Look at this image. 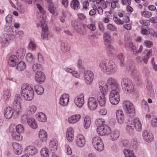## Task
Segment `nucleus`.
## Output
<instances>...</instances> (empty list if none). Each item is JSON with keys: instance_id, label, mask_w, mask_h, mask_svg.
<instances>
[{"instance_id": "obj_1", "label": "nucleus", "mask_w": 157, "mask_h": 157, "mask_svg": "<svg viewBox=\"0 0 157 157\" xmlns=\"http://www.w3.org/2000/svg\"><path fill=\"white\" fill-rule=\"evenodd\" d=\"M99 67L101 71L107 75L114 73L117 69L116 65L108 60L101 61L99 64Z\"/></svg>"}, {"instance_id": "obj_2", "label": "nucleus", "mask_w": 157, "mask_h": 157, "mask_svg": "<svg viewBox=\"0 0 157 157\" xmlns=\"http://www.w3.org/2000/svg\"><path fill=\"white\" fill-rule=\"evenodd\" d=\"M21 90V95L25 100L30 101L33 98L34 92L30 86L26 84H24L22 86Z\"/></svg>"}, {"instance_id": "obj_3", "label": "nucleus", "mask_w": 157, "mask_h": 157, "mask_svg": "<svg viewBox=\"0 0 157 157\" xmlns=\"http://www.w3.org/2000/svg\"><path fill=\"white\" fill-rule=\"evenodd\" d=\"M108 79L109 86L111 88V91L110 92L109 97H120L119 93L120 89L119 84L115 79Z\"/></svg>"}, {"instance_id": "obj_4", "label": "nucleus", "mask_w": 157, "mask_h": 157, "mask_svg": "<svg viewBox=\"0 0 157 157\" xmlns=\"http://www.w3.org/2000/svg\"><path fill=\"white\" fill-rule=\"evenodd\" d=\"M107 83L105 86H99L101 94H99L97 96V99L100 105L101 106H104L105 103V96L107 94L108 92L109 80H107Z\"/></svg>"}, {"instance_id": "obj_5", "label": "nucleus", "mask_w": 157, "mask_h": 157, "mask_svg": "<svg viewBox=\"0 0 157 157\" xmlns=\"http://www.w3.org/2000/svg\"><path fill=\"white\" fill-rule=\"evenodd\" d=\"M107 83L105 86H99L101 94H99L97 96V99L100 105L101 106H104L105 103V96L107 94L108 92L109 80H107Z\"/></svg>"}, {"instance_id": "obj_6", "label": "nucleus", "mask_w": 157, "mask_h": 157, "mask_svg": "<svg viewBox=\"0 0 157 157\" xmlns=\"http://www.w3.org/2000/svg\"><path fill=\"white\" fill-rule=\"evenodd\" d=\"M123 107L127 115L130 118H133L135 116L136 112L134 105L128 101H124L123 104Z\"/></svg>"}, {"instance_id": "obj_7", "label": "nucleus", "mask_w": 157, "mask_h": 157, "mask_svg": "<svg viewBox=\"0 0 157 157\" xmlns=\"http://www.w3.org/2000/svg\"><path fill=\"white\" fill-rule=\"evenodd\" d=\"M126 71L129 72V74L132 77L138 78L140 75L139 72L136 70L134 63L131 59H128L126 63Z\"/></svg>"}, {"instance_id": "obj_8", "label": "nucleus", "mask_w": 157, "mask_h": 157, "mask_svg": "<svg viewBox=\"0 0 157 157\" xmlns=\"http://www.w3.org/2000/svg\"><path fill=\"white\" fill-rule=\"evenodd\" d=\"M121 84L124 93L129 94L133 92V85L130 79H123Z\"/></svg>"}, {"instance_id": "obj_9", "label": "nucleus", "mask_w": 157, "mask_h": 157, "mask_svg": "<svg viewBox=\"0 0 157 157\" xmlns=\"http://www.w3.org/2000/svg\"><path fill=\"white\" fill-rule=\"evenodd\" d=\"M92 144L94 148L98 151H103L104 149V144L100 137L96 136L93 138Z\"/></svg>"}, {"instance_id": "obj_10", "label": "nucleus", "mask_w": 157, "mask_h": 157, "mask_svg": "<svg viewBox=\"0 0 157 157\" xmlns=\"http://www.w3.org/2000/svg\"><path fill=\"white\" fill-rule=\"evenodd\" d=\"M97 131L101 136L108 135L110 133L111 129L108 126L102 124L98 127Z\"/></svg>"}, {"instance_id": "obj_11", "label": "nucleus", "mask_w": 157, "mask_h": 157, "mask_svg": "<svg viewBox=\"0 0 157 157\" xmlns=\"http://www.w3.org/2000/svg\"><path fill=\"white\" fill-rule=\"evenodd\" d=\"M41 26L42 29V34L41 35L42 39L44 40H48L52 37V34L48 31V27L45 23H42Z\"/></svg>"}, {"instance_id": "obj_12", "label": "nucleus", "mask_w": 157, "mask_h": 157, "mask_svg": "<svg viewBox=\"0 0 157 157\" xmlns=\"http://www.w3.org/2000/svg\"><path fill=\"white\" fill-rule=\"evenodd\" d=\"M10 39L9 36L7 34H3L1 37L0 44L1 46L6 48L10 44Z\"/></svg>"}, {"instance_id": "obj_13", "label": "nucleus", "mask_w": 157, "mask_h": 157, "mask_svg": "<svg viewBox=\"0 0 157 157\" xmlns=\"http://www.w3.org/2000/svg\"><path fill=\"white\" fill-rule=\"evenodd\" d=\"M98 103L96 99L93 97H90L88 101V106L91 110H94L98 106Z\"/></svg>"}, {"instance_id": "obj_14", "label": "nucleus", "mask_w": 157, "mask_h": 157, "mask_svg": "<svg viewBox=\"0 0 157 157\" xmlns=\"http://www.w3.org/2000/svg\"><path fill=\"white\" fill-rule=\"evenodd\" d=\"M146 89L148 94L151 98H154L155 94L154 90L153 89L152 85L151 82L149 79L146 81Z\"/></svg>"}, {"instance_id": "obj_15", "label": "nucleus", "mask_w": 157, "mask_h": 157, "mask_svg": "<svg viewBox=\"0 0 157 157\" xmlns=\"http://www.w3.org/2000/svg\"><path fill=\"white\" fill-rule=\"evenodd\" d=\"M75 103L77 106L82 107L84 103L83 94H81L76 97L75 99Z\"/></svg>"}, {"instance_id": "obj_16", "label": "nucleus", "mask_w": 157, "mask_h": 157, "mask_svg": "<svg viewBox=\"0 0 157 157\" xmlns=\"http://www.w3.org/2000/svg\"><path fill=\"white\" fill-rule=\"evenodd\" d=\"M117 119L118 123L121 124L124 122V116L123 111L121 109L117 110L116 112Z\"/></svg>"}, {"instance_id": "obj_17", "label": "nucleus", "mask_w": 157, "mask_h": 157, "mask_svg": "<svg viewBox=\"0 0 157 157\" xmlns=\"http://www.w3.org/2000/svg\"><path fill=\"white\" fill-rule=\"evenodd\" d=\"M10 131L11 133V136L13 139L17 141H21L22 140V137L20 135V133L17 134V132L16 130H14L13 128L11 126L10 128Z\"/></svg>"}, {"instance_id": "obj_18", "label": "nucleus", "mask_w": 157, "mask_h": 157, "mask_svg": "<svg viewBox=\"0 0 157 157\" xmlns=\"http://www.w3.org/2000/svg\"><path fill=\"white\" fill-rule=\"evenodd\" d=\"M13 109L14 113L17 115H18L21 109V106L19 100H14L13 103Z\"/></svg>"}, {"instance_id": "obj_19", "label": "nucleus", "mask_w": 157, "mask_h": 157, "mask_svg": "<svg viewBox=\"0 0 157 157\" xmlns=\"http://www.w3.org/2000/svg\"><path fill=\"white\" fill-rule=\"evenodd\" d=\"M76 141L77 145L80 147L84 146L86 142L84 137L81 134L78 135L77 136Z\"/></svg>"}, {"instance_id": "obj_20", "label": "nucleus", "mask_w": 157, "mask_h": 157, "mask_svg": "<svg viewBox=\"0 0 157 157\" xmlns=\"http://www.w3.org/2000/svg\"><path fill=\"white\" fill-rule=\"evenodd\" d=\"M19 59L15 55H11L9 58L8 64L11 67H14L15 66L17 63L18 62Z\"/></svg>"}, {"instance_id": "obj_21", "label": "nucleus", "mask_w": 157, "mask_h": 157, "mask_svg": "<svg viewBox=\"0 0 157 157\" xmlns=\"http://www.w3.org/2000/svg\"><path fill=\"white\" fill-rule=\"evenodd\" d=\"M143 136L144 140L148 142H151L153 140V137L152 133L149 132L147 131H143Z\"/></svg>"}, {"instance_id": "obj_22", "label": "nucleus", "mask_w": 157, "mask_h": 157, "mask_svg": "<svg viewBox=\"0 0 157 157\" xmlns=\"http://www.w3.org/2000/svg\"><path fill=\"white\" fill-rule=\"evenodd\" d=\"M131 125H133V127L138 131H140L142 129V125L138 118H135L133 121L132 122Z\"/></svg>"}, {"instance_id": "obj_23", "label": "nucleus", "mask_w": 157, "mask_h": 157, "mask_svg": "<svg viewBox=\"0 0 157 157\" xmlns=\"http://www.w3.org/2000/svg\"><path fill=\"white\" fill-rule=\"evenodd\" d=\"M25 151L30 155H34L37 153L36 148L32 146H29L27 147L25 149Z\"/></svg>"}, {"instance_id": "obj_24", "label": "nucleus", "mask_w": 157, "mask_h": 157, "mask_svg": "<svg viewBox=\"0 0 157 157\" xmlns=\"http://www.w3.org/2000/svg\"><path fill=\"white\" fill-rule=\"evenodd\" d=\"M14 110L11 107H8L5 110L4 115L5 117L8 119H10L12 116L14 112Z\"/></svg>"}, {"instance_id": "obj_25", "label": "nucleus", "mask_w": 157, "mask_h": 157, "mask_svg": "<svg viewBox=\"0 0 157 157\" xmlns=\"http://www.w3.org/2000/svg\"><path fill=\"white\" fill-rule=\"evenodd\" d=\"M70 6L73 10H78L80 7L79 2L78 0H72L70 4Z\"/></svg>"}, {"instance_id": "obj_26", "label": "nucleus", "mask_w": 157, "mask_h": 157, "mask_svg": "<svg viewBox=\"0 0 157 157\" xmlns=\"http://www.w3.org/2000/svg\"><path fill=\"white\" fill-rule=\"evenodd\" d=\"M12 146L14 153L17 155L20 154L22 151V147L18 143H14L12 144Z\"/></svg>"}, {"instance_id": "obj_27", "label": "nucleus", "mask_w": 157, "mask_h": 157, "mask_svg": "<svg viewBox=\"0 0 157 157\" xmlns=\"http://www.w3.org/2000/svg\"><path fill=\"white\" fill-rule=\"evenodd\" d=\"M74 131L73 128L71 127L68 128L66 132V136L68 141L71 142L72 141L74 138Z\"/></svg>"}, {"instance_id": "obj_28", "label": "nucleus", "mask_w": 157, "mask_h": 157, "mask_svg": "<svg viewBox=\"0 0 157 157\" xmlns=\"http://www.w3.org/2000/svg\"><path fill=\"white\" fill-rule=\"evenodd\" d=\"M81 117V115L79 114L73 115L68 118V122L71 124L76 123L79 120Z\"/></svg>"}, {"instance_id": "obj_29", "label": "nucleus", "mask_w": 157, "mask_h": 157, "mask_svg": "<svg viewBox=\"0 0 157 157\" xmlns=\"http://www.w3.org/2000/svg\"><path fill=\"white\" fill-rule=\"evenodd\" d=\"M39 137L40 140L45 142L47 140V135L46 132L43 130H40L39 133Z\"/></svg>"}, {"instance_id": "obj_30", "label": "nucleus", "mask_w": 157, "mask_h": 157, "mask_svg": "<svg viewBox=\"0 0 157 157\" xmlns=\"http://www.w3.org/2000/svg\"><path fill=\"white\" fill-rule=\"evenodd\" d=\"M125 47L127 51L132 52L133 54L134 50L136 49V47L133 44L132 42L130 41L125 43Z\"/></svg>"}, {"instance_id": "obj_31", "label": "nucleus", "mask_w": 157, "mask_h": 157, "mask_svg": "<svg viewBox=\"0 0 157 157\" xmlns=\"http://www.w3.org/2000/svg\"><path fill=\"white\" fill-rule=\"evenodd\" d=\"M109 134L111 140L113 141L117 140L120 136L119 132L117 130H111Z\"/></svg>"}, {"instance_id": "obj_32", "label": "nucleus", "mask_w": 157, "mask_h": 157, "mask_svg": "<svg viewBox=\"0 0 157 157\" xmlns=\"http://www.w3.org/2000/svg\"><path fill=\"white\" fill-rule=\"evenodd\" d=\"M103 37L105 44L111 43L112 39L109 33L108 32H105L103 34Z\"/></svg>"}, {"instance_id": "obj_33", "label": "nucleus", "mask_w": 157, "mask_h": 157, "mask_svg": "<svg viewBox=\"0 0 157 157\" xmlns=\"http://www.w3.org/2000/svg\"><path fill=\"white\" fill-rule=\"evenodd\" d=\"M29 125L33 129H35L37 127V124L34 118H31L28 119L27 121Z\"/></svg>"}, {"instance_id": "obj_34", "label": "nucleus", "mask_w": 157, "mask_h": 157, "mask_svg": "<svg viewBox=\"0 0 157 157\" xmlns=\"http://www.w3.org/2000/svg\"><path fill=\"white\" fill-rule=\"evenodd\" d=\"M60 47L61 50L63 52L68 51L70 49V45L68 43H61Z\"/></svg>"}, {"instance_id": "obj_35", "label": "nucleus", "mask_w": 157, "mask_h": 157, "mask_svg": "<svg viewBox=\"0 0 157 157\" xmlns=\"http://www.w3.org/2000/svg\"><path fill=\"white\" fill-rule=\"evenodd\" d=\"M83 75L85 78H94L93 72L90 70L85 71H84Z\"/></svg>"}, {"instance_id": "obj_36", "label": "nucleus", "mask_w": 157, "mask_h": 157, "mask_svg": "<svg viewBox=\"0 0 157 157\" xmlns=\"http://www.w3.org/2000/svg\"><path fill=\"white\" fill-rule=\"evenodd\" d=\"M117 58L119 60V64L121 67H123L124 66V56L123 53H120L117 56Z\"/></svg>"}, {"instance_id": "obj_37", "label": "nucleus", "mask_w": 157, "mask_h": 157, "mask_svg": "<svg viewBox=\"0 0 157 157\" xmlns=\"http://www.w3.org/2000/svg\"><path fill=\"white\" fill-rule=\"evenodd\" d=\"M26 67L25 63L23 61H20L17 64L16 69L19 71H21L25 69Z\"/></svg>"}, {"instance_id": "obj_38", "label": "nucleus", "mask_w": 157, "mask_h": 157, "mask_svg": "<svg viewBox=\"0 0 157 157\" xmlns=\"http://www.w3.org/2000/svg\"><path fill=\"white\" fill-rule=\"evenodd\" d=\"M57 144L58 142L57 141H56L54 140L51 141L49 146L52 150L55 151L57 149L58 147Z\"/></svg>"}, {"instance_id": "obj_39", "label": "nucleus", "mask_w": 157, "mask_h": 157, "mask_svg": "<svg viewBox=\"0 0 157 157\" xmlns=\"http://www.w3.org/2000/svg\"><path fill=\"white\" fill-rule=\"evenodd\" d=\"M25 58L27 61L29 63H33L35 61L34 56L30 53H27Z\"/></svg>"}, {"instance_id": "obj_40", "label": "nucleus", "mask_w": 157, "mask_h": 157, "mask_svg": "<svg viewBox=\"0 0 157 157\" xmlns=\"http://www.w3.org/2000/svg\"><path fill=\"white\" fill-rule=\"evenodd\" d=\"M123 153L125 157H136L133 152L128 149H124Z\"/></svg>"}, {"instance_id": "obj_41", "label": "nucleus", "mask_w": 157, "mask_h": 157, "mask_svg": "<svg viewBox=\"0 0 157 157\" xmlns=\"http://www.w3.org/2000/svg\"><path fill=\"white\" fill-rule=\"evenodd\" d=\"M6 28L8 29L6 30V28H5V30L16 38L17 31L13 29H11L9 26H6Z\"/></svg>"}, {"instance_id": "obj_42", "label": "nucleus", "mask_w": 157, "mask_h": 157, "mask_svg": "<svg viewBox=\"0 0 157 157\" xmlns=\"http://www.w3.org/2000/svg\"><path fill=\"white\" fill-rule=\"evenodd\" d=\"M72 25L74 29L80 34H82L83 35H85V33H82L80 32V25L78 24L76 21L73 22L72 23Z\"/></svg>"}, {"instance_id": "obj_43", "label": "nucleus", "mask_w": 157, "mask_h": 157, "mask_svg": "<svg viewBox=\"0 0 157 157\" xmlns=\"http://www.w3.org/2000/svg\"><path fill=\"white\" fill-rule=\"evenodd\" d=\"M91 124L90 118L88 116L85 117L84 125L85 128H88L90 127Z\"/></svg>"}, {"instance_id": "obj_44", "label": "nucleus", "mask_w": 157, "mask_h": 157, "mask_svg": "<svg viewBox=\"0 0 157 157\" xmlns=\"http://www.w3.org/2000/svg\"><path fill=\"white\" fill-rule=\"evenodd\" d=\"M35 91L37 94L39 95L42 94L44 92L43 88L40 85H36L35 86Z\"/></svg>"}, {"instance_id": "obj_45", "label": "nucleus", "mask_w": 157, "mask_h": 157, "mask_svg": "<svg viewBox=\"0 0 157 157\" xmlns=\"http://www.w3.org/2000/svg\"><path fill=\"white\" fill-rule=\"evenodd\" d=\"M37 118L39 121L42 122H45L47 121L46 115L42 113H39Z\"/></svg>"}, {"instance_id": "obj_46", "label": "nucleus", "mask_w": 157, "mask_h": 157, "mask_svg": "<svg viewBox=\"0 0 157 157\" xmlns=\"http://www.w3.org/2000/svg\"><path fill=\"white\" fill-rule=\"evenodd\" d=\"M109 99L110 102L112 104L116 105L120 101V97H109Z\"/></svg>"}, {"instance_id": "obj_47", "label": "nucleus", "mask_w": 157, "mask_h": 157, "mask_svg": "<svg viewBox=\"0 0 157 157\" xmlns=\"http://www.w3.org/2000/svg\"><path fill=\"white\" fill-rule=\"evenodd\" d=\"M14 130H16L18 133H22L24 130L23 126L21 124H18L17 125L15 128H13Z\"/></svg>"}, {"instance_id": "obj_48", "label": "nucleus", "mask_w": 157, "mask_h": 157, "mask_svg": "<svg viewBox=\"0 0 157 157\" xmlns=\"http://www.w3.org/2000/svg\"><path fill=\"white\" fill-rule=\"evenodd\" d=\"M141 15L144 17L149 18L151 17L152 15V13L147 11H144L141 12Z\"/></svg>"}, {"instance_id": "obj_49", "label": "nucleus", "mask_w": 157, "mask_h": 157, "mask_svg": "<svg viewBox=\"0 0 157 157\" xmlns=\"http://www.w3.org/2000/svg\"><path fill=\"white\" fill-rule=\"evenodd\" d=\"M26 6L23 5H20L17 6V10L21 14H23L27 9Z\"/></svg>"}, {"instance_id": "obj_50", "label": "nucleus", "mask_w": 157, "mask_h": 157, "mask_svg": "<svg viewBox=\"0 0 157 157\" xmlns=\"http://www.w3.org/2000/svg\"><path fill=\"white\" fill-rule=\"evenodd\" d=\"M35 78H45V77L44 73L41 71H39L36 72Z\"/></svg>"}, {"instance_id": "obj_51", "label": "nucleus", "mask_w": 157, "mask_h": 157, "mask_svg": "<svg viewBox=\"0 0 157 157\" xmlns=\"http://www.w3.org/2000/svg\"><path fill=\"white\" fill-rule=\"evenodd\" d=\"M16 54V56H18V58H19L20 59H22L24 57L25 52L23 49H20L17 51Z\"/></svg>"}, {"instance_id": "obj_52", "label": "nucleus", "mask_w": 157, "mask_h": 157, "mask_svg": "<svg viewBox=\"0 0 157 157\" xmlns=\"http://www.w3.org/2000/svg\"><path fill=\"white\" fill-rule=\"evenodd\" d=\"M40 154L42 157H48V151L47 148H43L40 151Z\"/></svg>"}, {"instance_id": "obj_53", "label": "nucleus", "mask_w": 157, "mask_h": 157, "mask_svg": "<svg viewBox=\"0 0 157 157\" xmlns=\"http://www.w3.org/2000/svg\"><path fill=\"white\" fill-rule=\"evenodd\" d=\"M48 9L49 11L52 14H53L55 13V8L53 2L48 4Z\"/></svg>"}, {"instance_id": "obj_54", "label": "nucleus", "mask_w": 157, "mask_h": 157, "mask_svg": "<svg viewBox=\"0 0 157 157\" xmlns=\"http://www.w3.org/2000/svg\"><path fill=\"white\" fill-rule=\"evenodd\" d=\"M133 126L132 125H127L126 126V129L127 132L130 134L132 135L134 133Z\"/></svg>"}, {"instance_id": "obj_55", "label": "nucleus", "mask_w": 157, "mask_h": 157, "mask_svg": "<svg viewBox=\"0 0 157 157\" xmlns=\"http://www.w3.org/2000/svg\"><path fill=\"white\" fill-rule=\"evenodd\" d=\"M100 2L101 3L102 8L103 9L106 8L110 4L109 2L106 1L105 2L104 0H100Z\"/></svg>"}, {"instance_id": "obj_56", "label": "nucleus", "mask_w": 157, "mask_h": 157, "mask_svg": "<svg viewBox=\"0 0 157 157\" xmlns=\"http://www.w3.org/2000/svg\"><path fill=\"white\" fill-rule=\"evenodd\" d=\"M111 44H105L106 47L107 48L108 51H110V53H112V52L115 51V49L113 46L110 45Z\"/></svg>"}, {"instance_id": "obj_57", "label": "nucleus", "mask_w": 157, "mask_h": 157, "mask_svg": "<svg viewBox=\"0 0 157 157\" xmlns=\"http://www.w3.org/2000/svg\"><path fill=\"white\" fill-rule=\"evenodd\" d=\"M113 19L114 22L118 25H121L124 24V21L117 17H115Z\"/></svg>"}, {"instance_id": "obj_58", "label": "nucleus", "mask_w": 157, "mask_h": 157, "mask_svg": "<svg viewBox=\"0 0 157 157\" xmlns=\"http://www.w3.org/2000/svg\"><path fill=\"white\" fill-rule=\"evenodd\" d=\"M107 28L108 30L112 31H115L117 30V27L115 25L111 24L107 25Z\"/></svg>"}, {"instance_id": "obj_59", "label": "nucleus", "mask_w": 157, "mask_h": 157, "mask_svg": "<svg viewBox=\"0 0 157 157\" xmlns=\"http://www.w3.org/2000/svg\"><path fill=\"white\" fill-rule=\"evenodd\" d=\"M36 108L35 105H32L30 107V110L28 112V114L31 115L33 114L36 111Z\"/></svg>"}, {"instance_id": "obj_60", "label": "nucleus", "mask_w": 157, "mask_h": 157, "mask_svg": "<svg viewBox=\"0 0 157 157\" xmlns=\"http://www.w3.org/2000/svg\"><path fill=\"white\" fill-rule=\"evenodd\" d=\"M87 27L89 29L92 31L95 30L96 29L95 24L94 23L87 25Z\"/></svg>"}, {"instance_id": "obj_61", "label": "nucleus", "mask_w": 157, "mask_h": 157, "mask_svg": "<svg viewBox=\"0 0 157 157\" xmlns=\"http://www.w3.org/2000/svg\"><path fill=\"white\" fill-rule=\"evenodd\" d=\"M38 56V62L40 63H44V58L42 54L38 53L37 54Z\"/></svg>"}, {"instance_id": "obj_62", "label": "nucleus", "mask_w": 157, "mask_h": 157, "mask_svg": "<svg viewBox=\"0 0 157 157\" xmlns=\"http://www.w3.org/2000/svg\"><path fill=\"white\" fill-rule=\"evenodd\" d=\"M10 97V93L9 90H6L3 92V97L4 100H6Z\"/></svg>"}, {"instance_id": "obj_63", "label": "nucleus", "mask_w": 157, "mask_h": 157, "mask_svg": "<svg viewBox=\"0 0 157 157\" xmlns=\"http://www.w3.org/2000/svg\"><path fill=\"white\" fill-rule=\"evenodd\" d=\"M62 99L65 101V102L67 104L69 101V96L68 94H63L61 96Z\"/></svg>"}, {"instance_id": "obj_64", "label": "nucleus", "mask_w": 157, "mask_h": 157, "mask_svg": "<svg viewBox=\"0 0 157 157\" xmlns=\"http://www.w3.org/2000/svg\"><path fill=\"white\" fill-rule=\"evenodd\" d=\"M121 144L124 147H128L129 145L128 141L126 140H122L121 142Z\"/></svg>"}]
</instances>
